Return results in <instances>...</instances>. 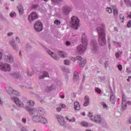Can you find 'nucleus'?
<instances>
[{"instance_id": "1", "label": "nucleus", "mask_w": 131, "mask_h": 131, "mask_svg": "<svg viewBox=\"0 0 131 131\" xmlns=\"http://www.w3.org/2000/svg\"><path fill=\"white\" fill-rule=\"evenodd\" d=\"M105 27L104 25H100L97 28L98 32V43L100 46H105L106 43V33L105 32Z\"/></svg>"}, {"instance_id": "2", "label": "nucleus", "mask_w": 131, "mask_h": 131, "mask_svg": "<svg viewBox=\"0 0 131 131\" xmlns=\"http://www.w3.org/2000/svg\"><path fill=\"white\" fill-rule=\"evenodd\" d=\"M82 45H80L77 47V51L79 54H82L84 52V51L86 50V47L88 46V39L85 34H83L82 36Z\"/></svg>"}, {"instance_id": "3", "label": "nucleus", "mask_w": 131, "mask_h": 131, "mask_svg": "<svg viewBox=\"0 0 131 131\" xmlns=\"http://www.w3.org/2000/svg\"><path fill=\"white\" fill-rule=\"evenodd\" d=\"M71 26L74 29H78L79 27V19L77 17L73 16L71 18Z\"/></svg>"}, {"instance_id": "4", "label": "nucleus", "mask_w": 131, "mask_h": 131, "mask_svg": "<svg viewBox=\"0 0 131 131\" xmlns=\"http://www.w3.org/2000/svg\"><path fill=\"white\" fill-rule=\"evenodd\" d=\"M0 69L2 71L10 72L11 71V66L8 63H3V62H0Z\"/></svg>"}, {"instance_id": "5", "label": "nucleus", "mask_w": 131, "mask_h": 131, "mask_svg": "<svg viewBox=\"0 0 131 131\" xmlns=\"http://www.w3.org/2000/svg\"><path fill=\"white\" fill-rule=\"evenodd\" d=\"M6 91L9 95H11V96H20V93H19V92L13 90L11 87L7 88Z\"/></svg>"}, {"instance_id": "6", "label": "nucleus", "mask_w": 131, "mask_h": 131, "mask_svg": "<svg viewBox=\"0 0 131 131\" xmlns=\"http://www.w3.org/2000/svg\"><path fill=\"white\" fill-rule=\"evenodd\" d=\"M90 47L93 53H97V51H98V47H97V41L92 40Z\"/></svg>"}, {"instance_id": "7", "label": "nucleus", "mask_w": 131, "mask_h": 131, "mask_svg": "<svg viewBox=\"0 0 131 131\" xmlns=\"http://www.w3.org/2000/svg\"><path fill=\"white\" fill-rule=\"evenodd\" d=\"M34 27L36 31L39 32L42 30V24L40 21H37L34 24Z\"/></svg>"}, {"instance_id": "8", "label": "nucleus", "mask_w": 131, "mask_h": 131, "mask_svg": "<svg viewBox=\"0 0 131 131\" xmlns=\"http://www.w3.org/2000/svg\"><path fill=\"white\" fill-rule=\"evenodd\" d=\"M11 99L13 100V101H14V103H15L17 106H18V107H24V104H23V103L20 101L19 98L15 96H13L11 97Z\"/></svg>"}, {"instance_id": "9", "label": "nucleus", "mask_w": 131, "mask_h": 131, "mask_svg": "<svg viewBox=\"0 0 131 131\" xmlns=\"http://www.w3.org/2000/svg\"><path fill=\"white\" fill-rule=\"evenodd\" d=\"M57 120L58 122L60 123V125L64 126L65 125V119L64 117L61 115H59L57 116Z\"/></svg>"}, {"instance_id": "10", "label": "nucleus", "mask_w": 131, "mask_h": 131, "mask_svg": "<svg viewBox=\"0 0 131 131\" xmlns=\"http://www.w3.org/2000/svg\"><path fill=\"white\" fill-rule=\"evenodd\" d=\"M5 60L8 63H12V62H14V58L11 54H8L5 56Z\"/></svg>"}, {"instance_id": "11", "label": "nucleus", "mask_w": 131, "mask_h": 131, "mask_svg": "<svg viewBox=\"0 0 131 131\" xmlns=\"http://www.w3.org/2000/svg\"><path fill=\"white\" fill-rule=\"evenodd\" d=\"M71 10V7H69V6H64L62 8V12L64 15H68Z\"/></svg>"}, {"instance_id": "12", "label": "nucleus", "mask_w": 131, "mask_h": 131, "mask_svg": "<svg viewBox=\"0 0 131 131\" xmlns=\"http://www.w3.org/2000/svg\"><path fill=\"white\" fill-rule=\"evenodd\" d=\"M92 121L99 123L102 121V118H101V117L99 116H95L93 117V118H92Z\"/></svg>"}, {"instance_id": "13", "label": "nucleus", "mask_w": 131, "mask_h": 131, "mask_svg": "<svg viewBox=\"0 0 131 131\" xmlns=\"http://www.w3.org/2000/svg\"><path fill=\"white\" fill-rule=\"evenodd\" d=\"M122 108L123 110H125L126 109V98L124 96H123L122 98Z\"/></svg>"}, {"instance_id": "14", "label": "nucleus", "mask_w": 131, "mask_h": 131, "mask_svg": "<svg viewBox=\"0 0 131 131\" xmlns=\"http://www.w3.org/2000/svg\"><path fill=\"white\" fill-rule=\"evenodd\" d=\"M48 53L49 55H50V56H51V57H52V58H53V59H55V60L60 59V58L57 57V55H56V54H55V53H53L52 51H49Z\"/></svg>"}, {"instance_id": "15", "label": "nucleus", "mask_w": 131, "mask_h": 131, "mask_svg": "<svg viewBox=\"0 0 131 131\" xmlns=\"http://www.w3.org/2000/svg\"><path fill=\"white\" fill-rule=\"evenodd\" d=\"M85 102H84V106L86 107L89 104L90 102V97L88 96H86L84 97Z\"/></svg>"}, {"instance_id": "16", "label": "nucleus", "mask_w": 131, "mask_h": 131, "mask_svg": "<svg viewBox=\"0 0 131 131\" xmlns=\"http://www.w3.org/2000/svg\"><path fill=\"white\" fill-rule=\"evenodd\" d=\"M58 55L61 57V58H66L67 57V53L63 51H59Z\"/></svg>"}, {"instance_id": "17", "label": "nucleus", "mask_w": 131, "mask_h": 131, "mask_svg": "<svg viewBox=\"0 0 131 131\" xmlns=\"http://www.w3.org/2000/svg\"><path fill=\"white\" fill-rule=\"evenodd\" d=\"M79 78V77H78V73H77V72L76 71L74 72L73 78L74 81H75V82H76V81L78 80Z\"/></svg>"}, {"instance_id": "18", "label": "nucleus", "mask_w": 131, "mask_h": 131, "mask_svg": "<svg viewBox=\"0 0 131 131\" xmlns=\"http://www.w3.org/2000/svg\"><path fill=\"white\" fill-rule=\"evenodd\" d=\"M74 109L75 110H80V105H79V102H75L74 103Z\"/></svg>"}, {"instance_id": "19", "label": "nucleus", "mask_w": 131, "mask_h": 131, "mask_svg": "<svg viewBox=\"0 0 131 131\" xmlns=\"http://www.w3.org/2000/svg\"><path fill=\"white\" fill-rule=\"evenodd\" d=\"M49 73L48 72H44L43 75L39 76V79H43L45 77H49Z\"/></svg>"}, {"instance_id": "20", "label": "nucleus", "mask_w": 131, "mask_h": 131, "mask_svg": "<svg viewBox=\"0 0 131 131\" xmlns=\"http://www.w3.org/2000/svg\"><path fill=\"white\" fill-rule=\"evenodd\" d=\"M26 110L29 112L30 115H32L33 114V108L29 106L26 107Z\"/></svg>"}, {"instance_id": "21", "label": "nucleus", "mask_w": 131, "mask_h": 131, "mask_svg": "<svg viewBox=\"0 0 131 131\" xmlns=\"http://www.w3.org/2000/svg\"><path fill=\"white\" fill-rule=\"evenodd\" d=\"M41 116H36L34 117V122H40Z\"/></svg>"}, {"instance_id": "22", "label": "nucleus", "mask_w": 131, "mask_h": 131, "mask_svg": "<svg viewBox=\"0 0 131 131\" xmlns=\"http://www.w3.org/2000/svg\"><path fill=\"white\" fill-rule=\"evenodd\" d=\"M17 9L18 10V12L20 15H22L23 14V12H24V10L23 9V7H22L21 5H19L17 7Z\"/></svg>"}, {"instance_id": "23", "label": "nucleus", "mask_w": 131, "mask_h": 131, "mask_svg": "<svg viewBox=\"0 0 131 131\" xmlns=\"http://www.w3.org/2000/svg\"><path fill=\"white\" fill-rule=\"evenodd\" d=\"M28 20H29L30 23H32V22H33V12H32L29 15Z\"/></svg>"}, {"instance_id": "24", "label": "nucleus", "mask_w": 131, "mask_h": 131, "mask_svg": "<svg viewBox=\"0 0 131 131\" xmlns=\"http://www.w3.org/2000/svg\"><path fill=\"white\" fill-rule=\"evenodd\" d=\"M125 5L128 8H131V1L130 0H124Z\"/></svg>"}, {"instance_id": "25", "label": "nucleus", "mask_w": 131, "mask_h": 131, "mask_svg": "<svg viewBox=\"0 0 131 131\" xmlns=\"http://www.w3.org/2000/svg\"><path fill=\"white\" fill-rule=\"evenodd\" d=\"M85 63H86V60L85 59H83L82 61H80L79 63V66L80 67H83L85 65Z\"/></svg>"}, {"instance_id": "26", "label": "nucleus", "mask_w": 131, "mask_h": 131, "mask_svg": "<svg viewBox=\"0 0 131 131\" xmlns=\"http://www.w3.org/2000/svg\"><path fill=\"white\" fill-rule=\"evenodd\" d=\"M40 122H41V123H43L45 124L48 123V121L46 120V118L41 116V119H40Z\"/></svg>"}, {"instance_id": "27", "label": "nucleus", "mask_w": 131, "mask_h": 131, "mask_svg": "<svg viewBox=\"0 0 131 131\" xmlns=\"http://www.w3.org/2000/svg\"><path fill=\"white\" fill-rule=\"evenodd\" d=\"M66 119L69 121V122H75V118L73 117L72 119H69L68 117H66Z\"/></svg>"}, {"instance_id": "28", "label": "nucleus", "mask_w": 131, "mask_h": 131, "mask_svg": "<svg viewBox=\"0 0 131 131\" xmlns=\"http://www.w3.org/2000/svg\"><path fill=\"white\" fill-rule=\"evenodd\" d=\"M110 101L112 104H114L115 103V96L111 95L110 97Z\"/></svg>"}, {"instance_id": "29", "label": "nucleus", "mask_w": 131, "mask_h": 131, "mask_svg": "<svg viewBox=\"0 0 131 131\" xmlns=\"http://www.w3.org/2000/svg\"><path fill=\"white\" fill-rule=\"evenodd\" d=\"M12 76L17 79H18V78H20V75H19V73H14L12 74Z\"/></svg>"}, {"instance_id": "30", "label": "nucleus", "mask_w": 131, "mask_h": 131, "mask_svg": "<svg viewBox=\"0 0 131 131\" xmlns=\"http://www.w3.org/2000/svg\"><path fill=\"white\" fill-rule=\"evenodd\" d=\"M53 90H54V88H53V85H52L51 86H48L46 88V91L47 93H50V92H51V91H53Z\"/></svg>"}, {"instance_id": "31", "label": "nucleus", "mask_w": 131, "mask_h": 131, "mask_svg": "<svg viewBox=\"0 0 131 131\" xmlns=\"http://www.w3.org/2000/svg\"><path fill=\"white\" fill-rule=\"evenodd\" d=\"M81 125H82V126H84L85 127H88V126H89V124H88V122H81Z\"/></svg>"}, {"instance_id": "32", "label": "nucleus", "mask_w": 131, "mask_h": 131, "mask_svg": "<svg viewBox=\"0 0 131 131\" xmlns=\"http://www.w3.org/2000/svg\"><path fill=\"white\" fill-rule=\"evenodd\" d=\"M63 0H51L52 4L53 5H56V4H58L59 3H61Z\"/></svg>"}, {"instance_id": "33", "label": "nucleus", "mask_w": 131, "mask_h": 131, "mask_svg": "<svg viewBox=\"0 0 131 131\" xmlns=\"http://www.w3.org/2000/svg\"><path fill=\"white\" fill-rule=\"evenodd\" d=\"M9 43L10 46H11V47H12V48L14 49V50H16V46L15 45V42H14L13 41H10Z\"/></svg>"}, {"instance_id": "34", "label": "nucleus", "mask_w": 131, "mask_h": 131, "mask_svg": "<svg viewBox=\"0 0 131 131\" xmlns=\"http://www.w3.org/2000/svg\"><path fill=\"white\" fill-rule=\"evenodd\" d=\"M27 105L30 107H32L33 106V101L32 100H29L27 102Z\"/></svg>"}, {"instance_id": "35", "label": "nucleus", "mask_w": 131, "mask_h": 131, "mask_svg": "<svg viewBox=\"0 0 131 131\" xmlns=\"http://www.w3.org/2000/svg\"><path fill=\"white\" fill-rule=\"evenodd\" d=\"M122 54V51H119L118 52H116L115 53L116 57L118 58V57H119V56H121Z\"/></svg>"}, {"instance_id": "36", "label": "nucleus", "mask_w": 131, "mask_h": 131, "mask_svg": "<svg viewBox=\"0 0 131 131\" xmlns=\"http://www.w3.org/2000/svg\"><path fill=\"white\" fill-rule=\"evenodd\" d=\"M120 20L122 23L124 22V16L123 15L120 14Z\"/></svg>"}, {"instance_id": "37", "label": "nucleus", "mask_w": 131, "mask_h": 131, "mask_svg": "<svg viewBox=\"0 0 131 131\" xmlns=\"http://www.w3.org/2000/svg\"><path fill=\"white\" fill-rule=\"evenodd\" d=\"M39 113V114H43V113L45 112V110L41 107H39L38 109Z\"/></svg>"}, {"instance_id": "38", "label": "nucleus", "mask_w": 131, "mask_h": 131, "mask_svg": "<svg viewBox=\"0 0 131 131\" xmlns=\"http://www.w3.org/2000/svg\"><path fill=\"white\" fill-rule=\"evenodd\" d=\"M113 13L114 16H117L118 15V10H117V9H114Z\"/></svg>"}, {"instance_id": "39", "label": "nucleus", "mask_w": 131, "mask_h": 131, "mask_svg": "<svg viewBox=\"0 0 131 131\" xmlns=\"http://www.w3.org/2000/svg\"><path fill=\"white\" fill-rule=\"evenodd\" d=\"M54 24H55L57 26H59V25L61 24V21H60V20L56 19L54 21Z\"/></svg>"}, {"instance_id": "40", "label": "nucleus", "mask_w": 131, "mask_h": 131, "mask_svg": "<svg viewBox=\"0 0 131 131\" xmlns=\"http://www.w3.org/2000/svg\"><path fill=\"white\" fill-rule=\"evenodd\" d=\"M101 105L103 106L104 108L107 109L108 108V106L104 102H101Z\"/></svg>"}, {"instance_id": "41", "label": "nucleus", "mask_w": 131, "mask_h": 131, "mask_svg": "<svg viewBox=\"0 0 131 131\" xmlns=\"http://www.w3.org/2000/svg\"><path fill=\"white\" fill-rule=\"evenodd\" d=\"M88 117H90V119L92 120V118H94V116L93 115V113L92 112H89L88 113Z\"/></svg>"}, {"instance_id": "42", "label": "nucleus", "mask_w": 131, "mask_h": 131, "mask_svg": "<svg viewBox=\"0 0 131 131\" xmlns=\"http://www.w3.org/2000/svg\"><path fill=\"white\" fill-rule=\"evenodd\" d=\"M95 92L96 93H98V94H101V93H102V91L98 88L95 89Z\"/></svg>"}, {"instance_id": "43", "label": "nucleus", "mask_w": 131, "mask_h": 131, "mask_svg": "<svg viewBox=\"0 0 131 131\" xmlns=\"http://www.w3.org/2000/svg\"><path fill=\"white\" fill-rule=\"evenodd\" d=\"M64 64L65 65H70V61L68 60H65L64 61Z\"/></svg>"}, {"instance_id": "44", "label": "nucleus", "mask_w": 131, "mask_h": 131, "mask_svg": "<svg viewBox=\"0 0 131 131\" xmlns=\"http://www.w3.org/2000/svg\"><path fill=\"white\" fill-rule=\"evenodd\" d=\"M33 9H35V10H38V9H39V5L37 4L34 5Z\"/></svg>"}, {"instance_id": "45", "label": "nucleus", "mask_w": 131, "mask_h": 131, "mask_svg": "<svg viewBox=\"0 0 131 131\" xmlns=\"http://www.w3.org/2000/svg\"><path fill=\"white\" fill-rule=\"evenodd\" d=\"M106 11L108 12V13H109V14H111V13H112V9L111 8H107Z\"/></svg>"}, {"instance_id": "46", "label": "nucleus", "mask_w": 131, "mask_h": 131, "mask_svg": "<svg viewBox=\"0 0 131 131\" xmlns=\"http://www.w3.org/2000/svg\"><path fill=\"white\" fill-rule=\"evenodd\" d=\"M33 17L34 20V19H37V18H38V15H37L36 13L33 12Z\"/></svg>"}, {"instance_id": "47", "label": "nucleus", "mask_w": 131, "mask_h": 131, "mask_svg": "<svg viewBox=\"0 0 131 131\" xmlns=\"http://www.w3.org/2000/svg\"><path fill=\"white\" fill-rule=\"evenodd\" d=\"M76 59L78 60L79 61H82V60H83V59H82V58L80 56H78L76 57Z\"/></svg>"}, {"instance_id": "48", "label": "nucleus", "mask_w": 131, "mask_h": 131, "mask_svg": "<svg viewBox=\"0 0 131 131\" xmlns=\"http://www.w3.org/2000/svg\"><path fill=\"white\" fill-rule=\"evenodd\" d=\"M118 68L119 71H122V66H121V64L118 65Z\"/></svg>"}, {"instance_id": "49", "label": "nucleus", "mask_w": 131, "mask_h": 131, "mask_svg": "<svg viewBox=\"0 0 131 131\" xmlns=\"http://www.w3.org/2000/svg\"><path fill=\"white\" fill-rule=\"evenodd\" d=\"M127 27L130 28L131 27V20H129V21L127 24Z\"/></svg>"}, {"instance_id": "50", "label": "nucleus", "mask_w": 131, "mask_h": 131, "mask_svg": "<svg viewBox=\"0 0 131 131\" xmlns=\"http://www.w3.org/2000/svg\"><path fill=\"white\" fill-rule=\"evenodd\" d=\"M60 106L61 107V108H66V105H65V104L60 103Z\"/></svg>"}, {"instance_id": "51", "label": "nucleus", "mask_w": 131, "mask_h": 131, "mask_svg": "<svg viewBox=\"0 0 131 131\" xmlns=\"http://www.w3.org/2000/svg\"><path fill=\"white\" fill-rule=\"evenodd\" d=\"M16 14L15 12H14L13 13H11L10 14V17H14V16H16Z\"/></svg>"}, {"instance_id": "52", "label": "nucleus", "mask_w": 131, "mask_h": 131, "mask_svg": "<svg viewBox=\"0 0 131 131\" xmlns=\"http://www.w3.org/2000/svg\"><path fill=\"white\" fill-rule=\"evenodd\" d=\"M66 46H70V45H71V43L69 41H67L66 42Z\"/></svg>"}, {"instance_id": "53", "label": "nucleus", "mask_w": 131, "mask_h": 131, "mask_svg": "<svg viewBox=\"0 0 131 131\" xmlns=\"http://www.w3.org/2000/svg\"><path fill=\"white\" fill-rule=\"evenodd\" d=\"M61 110H62V108H61V107H57L56 108V111H57V112H60V111H61Z\"/></svg>"}, {"instance_id": "54", "label": "nucleus", "mask_w": 131, "mask_h": 131, "mask_svg": "<svg viewBox=\"0 0 131 131\" xmlns=\"http://www.w3.org/2000/svg\"><path fill=\"white\" fill-rule=\"evenodd\" d=\"M113 42L114 46H116L117 45H119V43L117 42L116 41H113Z\"/></svg>"}, {"instance_id": "55", "label": "nucleus", "mask_w": 131, "mask_h": 131, "mask_svg": "<svg viewBox=\"0 0 131 131\" xmlns=\"http://www.w3.org/2000/svg\"><path fill=\"white\" fill-rule=\"evenodd\" d=\"M3 59V53L2 52H0V61Z\"/></svg>"}, {"instance_id": "56", "label": "nucleus", "mask_w": 131, "mask_h": 131, "mask_svg": "<svg viewBox=\"0 0 131 131\" xmlns=\"http://www.w3.org/2000/svg\"><path fill=\"white\" fill-rule=\"evenodd\" d=\"M108 66V62L106 61L105 63V68H107Z\"/></svg>"}, {"instance_id": "57", "label": "nucleus", "mask_w": 131, "mask_h": 131, "mask_svg": "<svg viewBox=\"0 0 131 131\" xmlns=\"http://www.w3.org/2000/svg\"><path fill=\"white\" fill-rule=\"evenodd\" d=\"M12 34H13V32L8 33L7 34V36H11V35H12Z\"/></svg>"}, {"instance_id": "58", "label": "nucleus", "mask_w": 131, "mask_h": 131, "mask_svg": "<svg viewBox=\"0 0 131 131\" xmlns=\"http://www.w3.org/2000/svg\"><path fill=\"white\" fill-rule=\"evenodd\" d=\"M16 40H17L18 42H20V39L18 37H16Z\"/></svg>"}, {"instance_id": "59", "label": "nucleus", "mask_w": 131, "mask_h": 131, "mask_svg": "<svg viewBox=\"0 0 131 131\" xmlns=\"http://www.w3.org/2000/svg\"><path fill=\"white\" fill-rule=\"evenodd\" d=\"M71 60H72V61H73V62H75V60H76L75 58H74V57H72L71 58Z\"/></svg>"}, {"instance_id": "60", "label": "nucleus", "mask_w": 131, "mask_h": 131, "mask_svg": "<svg viewBox=\"0 0 131 131\" xmlns=\"http://www.w3.org/2000/svg\"><path fill=\"white\" fill-rule=\"evenodd\" d=\"M22 120H23V122H24V123H25V122H26V119L23 118Z\"/></svg>"}, {"instance_id": "61", "label": "nucleus", "mask_w": 131, "mask_h": 131, "mask_svg": "<svg viewBox=\"0 0 131 131\" xmlns=\"http://www.w3.org/2000/svg\"><path fill=\"white\" fill-rule=\"evenodd\" d=\"M60 98H61V99H64V98H65V95H61V96H60Z\"/></svg>"}, {"instance_id": "62", "label": "nucleus", "mask_w": 131, "mask_h": 131, "mask_svg": "<svg viewBox=\"0 0 131 131\" xmlns=\"http://www.w3.org/2000/svg\"><path fill=\"white\" fill-rule=\"evenodd\" d=\"M21 131H27V130H26V129H25V128L23 127V128H21Z\"/></svg>"}, {"instance_id": "63", "label": "nucleus", "mask_w": 131, "mask_h": 131, "mask_svg": "<svg viewBox=\"0 0 131 131\" xmlns=\"http://www.w3.org/2000/svg\"><path fill=\"white\" fill-rule=\"evenodd\" d=\"M127 104H128V105H131L130 101H127Z\"/></svg>"}, {"instance_id": "64", "label": "nucleus", "mask_w": 131, "mask_h": 131, "mask_svg": "<svg viewBox=\"0 0 131 131\" xmlns=\"http://www.w3.org/2000/svg\"><path fill=\"white\" fill-rule=\"evenodd\" d=\"M40 102H41V103H45V100H40Z\"/></svg>"}]
</instances>
